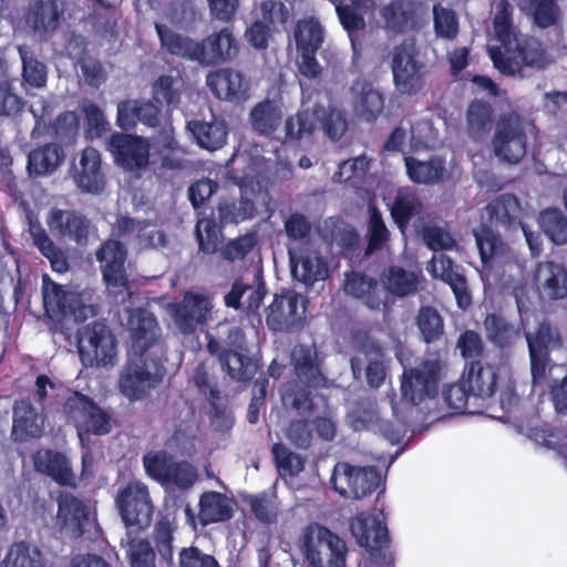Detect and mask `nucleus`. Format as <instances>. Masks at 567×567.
I'll use <instances>...</instances> for the list:
<instances>
[{
    "label": "nucleus",
    "mask_w": 567,
    "mask_h": 567,
    "mask_svg": "<svg viewBox=\"0 0 567 567\" xmlns=\"http://www.w3.org/2000/svg\"><path fill=\"white\" fill-rule=\"evenodd\" d=\"M468 391L480 398H491L496 390L497 373L493 365L473 362L463 373Z\"/></svg>",
    "instance_id": "nucleus-34"
},
{
    "label": "nucleus",
    "mask_w": 567,
    "mask_h": 567,
    "mask_svg": "<svg viewBox=\"0 0 567 567\" xmlns=\"http://www.w3.org/2000/svg\"><path fill=\"white\" fill-rule=\"evenodd\" d=\"M164 369L151 354L132 355L124 369L118 386L130 401L144 399L162 381Z\"/></svg>",
    "instance_id": "nucleus-4"
},
{
    "label": "nucleus",
    "mask_w": 567,
    "mask_h": 567,
    "mask_svg": "<svg viewBox=\"0 0 567 567\" xmlns=\"http://www.w3.org/2000/svg\"><path fill=\"white\" fill-rule=\"evenodd\" d=\"M383 280L389 292L398 297L414 293L419 284L415 272L395 266L388 270Z\"/></svg>",
    "instance_id": "nucleus-51"
},
{
    "label": "nucleus",
    "mask_w": 567,
    "mask_h": 567,
    "mask_svg": "<svg viewBox=\"0 0 567 567\" xmlns=\"http://www.w3.org/2000/svg\"><path fill=\"white\" fill-rule=\"evenodd\" d=\"M34 466L61 485H73L75 476L66 456L50 450H42L34 455Z\"/></svg>",
    "instance_id": "nucleus-31"
},
{
    "label": "nucleus",
    "mask_w": 567,
    "mask_h": 567,
    "mask_svg": "<svg viewBox=\"0 0 567 567\" xmlns=\"http://www.w3.org/2000/svg\"><path fill=\"white\" fill-rule=\"evenodd\" d=\"M196 236L202 251L213 254L216 251L220 238L214 220L203 218L196 225Z\"/></svg>",
    "instance_id": "nucleus-64"
},
{
    "label": "nucleus",
    "mask_w": 567,
    "mask_h": 567,
    "mask_svg": "<svg viewBox=\"0 0 567 567\" xmlns=\"http://www.w3.org/2000/svg\"><path fill=\"white\" fill-rule=\"evenodd\" d=\"M61 14L56 1L40 0L30 4L25 22L34 32L43 35L58 28Z\"/></svg>",
    "instance_id": "nucleus-32"
},
{
    "label": "nucleus",
    "mask_w": 567,
    "mask_h": 567,
    "mask_svg": "<svg viewBox=\"0 0 567 567\" xmlns=\"http://www.w3.org/2000/svg\"><path fill=\"white\" fill-rule=\"evenodd\" d=\"M487 338L494 343L505 347L519 338V329L508 324L503 318L489 315L484 321Z\"/></svg>",
    "instance_id": "nucleus-55"
},
{
    "label": "nucleus",
    "mask_w": 567,
    "mask_h": 567,
    "mask_svg": "<svg viewBox=\"0 0 567 567\" xmlns=\"http://www.w3.org/2000/svg\"><path fill=\"white\" fill-rule=\"evenodd\" d=\"M421 212V203L417 197L409 192H399L395 202L391 206V215L403 231L409 219Z\"/></svg>",
    "instance_id": "nucleus-58"
},
{
    "label": "nucleus",
    "mask_w": 567,
    "mask_h": 567,
    "mask_svg": "<svg viewBox=\"0 0 567 567\" xmlns=\"http://www.w3.org/2000/svg\"><path fill=\"white\" fill-rule=\"evenodd\" d=\"M173 462L172 457L164 452L150 453L143 458L146 473L162 484L167 481Z\"/></svg>",
    "instance_id": "nucleus-62"
},
{
    "label": "nucleus",
    "mask_w": 567,
    "mask_h": 567,
    "mask_svg": "<svg viewBox=\"0 0 567 567\" xmlns=\"http://www.w3.org/2000/svg\"><path fill=\"white\" fill-rule=\"evenodd\" d=\"M519 312L522 308L517 302ZM522 316V323L526 328V320L524 315ZM526 340L529 349L530 364H532V377L533 383L538 384L546 379L547 375V353L558 343V337L554 334L546 323H539L536 331L525 329Z\"/></svg>",
    "instance_id": "nucleus-20"
},
{
    "label": "nucleus",
    "mask_w": 567,
    "mask_h": 567,
    "mask_svg": "<svg viewBox=\"0 0 567 567\" xmlns=\"http://www.w3.org/2000/svg\"><path fill=\"white\" fill-rule=\"evenodd\" d=\"M442 369V363L436 359L424 360L415 367L404 369L401 377L400 399L391 400L393 413L401 417L409 409L434 396Z\"/></svg>",
    "instance_id": "nucleus-1"
},
{
    "label": "nucleus",
    "mask_w": 567,
    "mask_h": 567,
    "mask_svg": "<svg viewBox=\"0 0 567 567\" xmlns=\"http://www.w3.org/2000/svg\"><path fill=\"white\" fill-rule=\"evenodd\" d=\"M331 483L340 495L360 499L370 495L380 485L381 476L372 467L339 463L333 468Z\"/></svg>",
    "instance_id": "nucleus-9"
},
{
    "label": "nucleus",
    "mask_w": 567,
    "mask_h": 567,
    "mask_svg": "<svg viewBox=\"0 0 567 567\" xmlns=\"http://www.w3.org/2000/svg\"><path fill=\"white\" fill-rule=\"evenodd\" d=\"M43 305L48 317L54 322L73 319L82 321L95 315L92 305V292L66 289L53 282L49 276L42 278Z\"/></svg>",
    "instance_id": "nucleus-2"
},
{
    "label": "nucleus",
    "mask_w": 567,
    "mask_h": 567,
    "mask_svg": "<svg viewBox=\"0 0 567 567\" xmlns=\"http://www.w3.org/2000/svg\"><path fill=\"white\" fill-rule=\"evenodd\" d=\"M48 226L54 236L78 244L85 243L91 233V223L84 216L71 210H51L48 216Z\"/></svg>",
    "instance_id": "nucleus-25"
},
{
    "label": "nucleus",
    "mask_w": 567,
    "mask_h": 567,
    "mask_svg": "<svg viewBox=\"0 0 567 567\" xmlns=\"http://www.w3.org/2000/svg\"><path fill=\"white\" fill-rule=\"evenodd\" d=\"M116 505L127 527L143 529L152 520L153 504L145 484L134 481L118 491Z\"/></svg>",
    "instance_id": "nucleus-8"
},
{
    "label": "nucleus",
    "mask_w": 567,
    "mask_h": 567,
    "mask_svg": "<svg viewBox=\"0 0 567 567\" xmlns=\"http://www.w3.org/2000/svg\"><path fill=\"white\" fill-rule=\"evenodd\" d=\"M474 236L484 265L501 260L506 256L508 247L488 227L482 226L474 231Z\"/></svg>",
    "instance_id": "nucleus-48"
},
{
    "label": "nucleus",
    "mask_w": 567,
    "mask_h": 567,
    "mask_svg": "<svg viewBox=\"0 0 567 567\" xmlns=\"http://www.w3.org/2000/svg\"><path fill=\"white\" fill-rule=\"evenodd\" d=\"M0 567H43L41 553L27 543H16L10 547Z\"/></svg>",
    "instance_id": "nucleus-50"
},
{
    "label": "nucleus",
    "mask_w": 567,
    "mask_h": 567,
    "mask_svg": "<svg viewBox=\"0 0 567 567\" xmlns=\"http://www.w3.org/2000/svg\"><path fill=\"white\" fill-rule=\"evenodd\" d=\"M535 281L540 292L549 299L567 297V269L553 261L538 264Z\"/></svg>",
    "instance_id": "nucleus-30"
},
{
    "label": "nucleus",
    "mask_w": 567,
    "mask_h": 567,
    "mask_svg": "<svg viewBox=\"0 0 567 567\" xmlns=\"http://www.w3.org/2000/svg\"><path fill=\"white\" fill-rule=\"evenodd\" d=\"M234 503L217 492L204 493L199 501L198 519L203 525L224 522L231 517Z\"/></svg>",
    "instance_id": "nucleus-39"
},
{
    "label": "nucleus",
    "mask_w": 567,
    "mask_h": 567,
    "mask_svg": "<svg viewBox=\"0 0 567 567\" xmlns=\"http://www.w3.org/2000/svg\"><path fill=\"white\" fill-rule=\"evenodd\" d=\"M90 519L89 507L84 502L70 493H62L58 498L56 526L71 537L83 534Z\"/></svg>",
    "instance_id": "nucleus-23"
},
{
    "label": "nucleus",
    "mask_w": 567,
    "mask_h": 567,
    "mask_svg": "<svg viewBox=\"0 0 567 567\" xmlns=\"http://www.w3.org/2000/svg\"><path fill=\"white\" fill-rule=\"evenodd\" d=\"M343 289L346 293L362 299L371 309L379 308L383 302L382 293L377 288V281L359 272L348 274Z\"/></svg>",
    "instance_id": "nucleus-42"
},
{
    "label": "nucleus",
    "mask_w": 567,
    "mask_h": 567,
    "mask_svg": "<svg viewBox=\"0 0 567 567\" xmlns=\"http://www.w3.org/2000/svg\"><path fill=\"white\" fill-rule=\"evenodd\" d=\"M155 28L162 47L165 50L177 56L199 63L200 42L173 32L161 22H157Z\"/></svg>",
    "instance_id": "nucleus-38"
},
{
    "label": "nucleus",
    "mask_w": 567,
    "mask_h": 567,
    "mask_svg": "<svg viewBox=\"0 0 567 567\" xmlns=\"http://www.w3.org/2000/svg\"><path fill=\"white\" fill-rule=\"evenodd\" d=\"M265 295V285L258 279L252 285L236 281L231 290L226 295L225 302L228 307L245 308L248 311H254L260 307Z\"/></svg>",
    "instance_id": "nucleus-37"
},
{
    "label": "nucleus",
    "mask_w": 567,
    "mask_h": 567,
    "mask_svg": "<svg viewBox=\"0 0 567 567\" xmlns=\"http://www.w3.org/2000/svg\"><path fill=\"white\" fill-rule=\"evenodd\" d=\"M408 137L410 147L413 150L430 147L435 141V134L430 123L422 122L411 127L410 132H406L403 128L395 130L386 143V148L392 151H403L405 147V140Z\"/></svg>",
    "instance_id": "nucleus-36"
},
{
    "label": "nucleus",
    "mask_w": 567,
    "mask_h": 567,
    "mask_svg": "<svg viewBox=\"0 0 567 567\" xmlns=\"http://www.w3.org/2000/svg\"><path fill=\"white\" fill-rule=\"evenodd\" d=\"M493 110L489 104L476 101L466 112V131L473 141L483 140L491 131Z\"/></svg>",
    "instance_id": "nucleus-44"
},
{
    "label": "nucleus",
    "mask_w": 567,
    "mask_h": 567,
    "mask_svg": "<svg viewBox=\"0 0 567 567\" xmlns=\"http://www.w3.org/2000/svg\"><path fill=\"white\" fill-rule=\"evenodd\" d=\"M526 123L517 113L499 116L492 141L494 154L504 162L517 163L526 154Z\"/></svg>",
    "instance_id": "nucleus-6"
},
{
    "label": "nucleus",
    "mask_w": 567,
    "mask_h": 567,
    "mask_svg": "<svg viewBox=\"0 0 567 567\" xmlns=\"http://www.w3.org/2000/svg\"><path fill=\"white\" fill-rule=\"evenodd\" d=\"M265 158H256L249 166V173L244 176L237 177V184L243 190V198L238 204H223L219 206V217L221 223H239L251 218L255 214V204L248 198V192L255 193L254 179L260 175L265 163Z\"/></svg>",
    "instance_id": "nucleus-22"
},
{
    "label": "nucleus",
    "mask_w": 567,
    "mask_h": 567,
    "mask_svg": "<svg viewBox=\"0 0 567 567\" xmlns=\"http://www.w3.org/2000/svg\"><path fill=\"white\" fill-rule=\"evenodd\" d=\"M392 72L395 89L402 94H413L423 86L424 64L417 59L414 43L404 42L392 55Z\"/></svg>",
    "instance_id": "nucleus-10"
},
{
    "label": "nucleus",
    "mask_w": 567,
    "mask_h": 567,
    "mask_svg": "<svg viewBox=\"0 0 567 567\" xmlns=\"http://www.w3.org/2000/svg\"><path fill=\"white\" fill-rule=\"evenodd\" d=\"M22 61L23 83L31 87H42L47 82V66L25 47H19Z\"/></svg>",
    "instance_id": "nucleus-52"
},
{
    "label": "nucleus",
    "mask_w": 567,
    "mask_h": 567,
    "mask_svg": "<svg viewBox=\"0 0 567 567\" xmlns=\"http://www.w3.org/2000/svg\"><path fill=\"white\" fill-rule=\"evenodd\" d=\"M484 212L491 223L513 225L519 221L522 208L514 195L503 194L488 203Z\"/></svg>",
    "instance_id": "nucleus-43"
},
{
    "label": "nucleus",
    "mask_w": 567,
    "mask_h": 567,
    "mask_svg": "<svg viewBox=\"0 0 567 567\" xmlns=\"http://www.w3.org/2000/svg\"><path fill=\"white\" fill-rule=\"evenodd\" d=\"M197 144L208 151L223 147L226 143L228 128L224 120L214 118L210 122L192 121L187 125Z\"/></svg>",
    "instance_id": "nucleus-35"
},
{
    "label": "nucleus",
    "mask_w": 567,
    "mask_h": 567,
    "mask_svg": "<svg viewBox=\"0 0 567 567\" xmlns=\"http://www.w3.org/2000/svg\"><path fill=\"white\" fill-rule=\"evenodd\" d=\"M31 236L33 244L50 260L54 271L62 274L68 270V262L63 252L53 244L43 229L32 227Z\"/></svg>",
    "instance_id": "nucleus-54"
},
{
    "label": "nucleus",
    "mask_w": 567,
    "mask_h": 567,
    "mask_svg": "<svg viewBox=\"0 0 567 567\" xmlns=\"http://www.w3.org/2000/svg\"><path fill=\"white\" fill-rule=\"evenodd\" d=\"M206 84L220 100L241 103L250 97V80L243 72L233 68L210 71L206 76Z\"/></svg>",
    "instance_id": "nucleus-16"
},
{
    "label": "nucleus",
    "mask_w": 567,
    "mask_h": 567,
    "mask_svg": "<svg viewBox=\"0 0 567 567\" xmlns=\"http://www.w3.org/2000/svg\"><path fill=\"white\" fill-rule=\"evenodd\" d=\"M282 104L266 100L256 104L249 114L251 126L260 134H271L281 124Z\"/></svg>",
    "instance_id": "nucleus-41"
},
{
    "label": "nucleus",
    "mask_w": 567,
    "mask_h": 567,
    "mask_svg": "<svg viewBox=\"0 0 567 567\" xmlns=\"http://www.w3.org/2000/svg\"><path fill=\"white\" fill-rule=\"evenodd\" d=\"M80 355L86 365H113L116 361V341L110 328L102 322L86 326L79 339Z\"/></svg>",
    "instance_id": "nucleus-7"
},
{
    "label": "nucleus",
    "mask_w": 567,
    "mask_h": 567,
    "mask_svg": "<svg viewBox=\"0 0 567 567\" xmlns=\"http://www.w3.org/2000/svg\"><path fill=\"white\" fill-rule=\"evenodd\" d=\"M518 6L542 28L551 25L558 17L555 0H518Z\"/></svg>",
    "instance_id": "nucleus-53"
},
{
    "label": "nucleus",
    "mask_w": 567,
    "mask_h": 567,
    "mask_svg": "<svg viewBox=\"0 0 567 567\" xmlns=\"http://www.w3.org/2000/svg\"><path fill=\"white\" fill-rule=\"evenodd\" d=\"M199 64L215 65L237 56L239 45L229 28L212 33L200 42Z\"/></svg>",
    "instance_id": "nucleus-24"
},
{
    "label": "nucleus",
    "mask_w": 567,
    "mask_h": 567,
    "mask_svg": "<svg viewBox=\"0 0 567 567\" xmlns=\"http://www.w3.org/2000/svg\"><path fill=\"white\" fill-rule=\"evenodd\" d=\"M70 176L82 193L102 194L106 178L101 153L94 147H85L73 158Z\"/></svg>",
    "instance_id": "nucleus-14"
},
{
    "label": "nucleus",
    "mask_w": 567,
    "mask_h": 567,
    "mask_svg": "<svg viewBox=\"0 0 567 567\" xmlns=\"http://www.w3.org/2000/svg\"><path fill=\"white\" fill-rule=\"evenodd\" d=\"M290 261L293 277L305 285H312L328 277V264L316 250L306 249L300 255L290 252Z\"/></svg>",
    "instance_id": "nucleus-29"
},
{
    "label": "nucleus",
    "mask_w": 567,
    "mask_h": 567,
    "mask_svg": "<svg viewBox=\"0 0 567 567\" xmlns=\"http://www.w3.org/2000/svg\"><path fill=\"white\" fill-rule=\"evenodd\" d=\"M416 323L426 342L436 340L443 333V320L434 308H422L419 311Z\"/></svg>",
    "instance_id": "nucleus-60"
},
{
    "label": "nucleus",
    "mask_w": 567,
    "mask_h": 567,
    "mask_svg": "<svg viewBox=\"0 0 567 567\" xmlns=\"http://www.w3.org/2000/svg\"><path fill=\"white\" fill-rule=\"evenodd\" d=\"M317 122H321L326 135L332 141L339 140L347 130V121L341 111L317 107L311 115L308 114V110H303L296 116L288 117L285 124L286 134L296 140L309 136L315 131Z\"/></svg>",
    "instance_id": "nucleus-5"
},
{
    "label": "nucleus",
    "mask_w": 567,
    "mask_h": 567,
    "mask_svg": "<svg viewBox=\"0 0 567 567\" xmlns=\"http://www.w3.org/2000/svg\"><path fill=\"white\" fill-rule=\"evenodd\" d=\"M126 249L117 240H107L96 251L103 280L110 291L127 290V275L125 269Z\"/></svg>",
    "instance_id": "nucleus-19"
},
{
    "label": "nucleus",
    "mask_w": 567,
    "mask_h": 567,
    "mask_svg": "<svg viewBox=\"0 0 567 567\" xmlns=\"http://www.w3.org/2000/svg\"><path fill=\"white\" fill-rule=\"evenodd\" d=\"M122 546L125 548L132 567H154V554L146 540L131 538L128 535L126 543L122 542Z\"/></svg>",
    "instance_id": "nucleus-59"
},
{
    "label": "nucleus",
    "mask_w": 567,
    "mask_h": 567,
    "mask_svg": "<svg viewBox=\"0 0 567 567\" xmlns=\"http://www.w3.org/2000/svg\"><path fill=\"white\" fill-rule=\"evenodd\" d=\"M182 82L172 76H161L154 84V100L167 106H176L179 103Z\"/></svg>",
    "instance_id": "nucleus-61"
},
{
    "label": "nucleus",
    "mask_w": 567,
    "mask_h": 567,
    "mask_svg": "<svg viewBox=\"0 0 567 567\" xmlns=\"http://www.w3.org/2000/svg\"><path fill=\"white\" fill-rule=\"evenodd\" d=\"M324 33L321 24L313 18L298 21L295 40L298 51L317 52L323 42Z\"/></svg>",
    "instance_id": "nucleus-49"
},
{
    "label": "nucleus",
    "mask_w": 567,
    "mask_h": 567,
    "mask_svg": "<svg viewBox=\"0 0 567 567\" xmlns=\"http://www.w3.org/2000/svg\"><path fill=\"white\" fill-rule=\"evenodd\" d=\"M109 151L115 164L131 173H138L151 164V143L142 136L115 133L110 140Z\"/></svg>",
    "instance_id": "nucleus-11"
},
{
    "label": "nucleus",
    "mask_w": 567,
    "mask_h": 567,
    "mask_svg": "<svg viewBox=\"0 0 567 567\" xmlns=\"http://www.w3.org/2000/svg\"><path fill=\"white\" fill-rule=\"evenodd\" d=\"M365 363H368L365 368L368 383L372 388H379L385 378V368L381 352L374 350L371 353L361 352L357 354L351 360V367L355 378H359Z\"/></svg>",
    "instance_id": "nucleus-46"
},
{
    "label": "nucleus",
    "mask_w": 567,
    "mask_h": 567,
    "mask_svg": "<svg viewBox=\"0 0 567 567\" xmlns=\"http://www.w3.org/2000/svg\"><path fill=\"white\" fill-rule=\"evenodd\" d=\"M65 410L78 429L82 444L85 434H105L111 430L110 416L81 393L75 392L68 399Z\"/></svg>",
    "instance_id": "nucleus-13"
},
{
    "label": "nucleus",
    "mask_w": 567,
    "mask_h": 567,
    "mask_svg": "<svg viewBox=\"0 0 567 567\" xmlns=\"http://www.w3.org/2000/svg\"><path fill=\"white\" fill-rule=\"evenodd\" d=\"M44 430V416L41 408L33 406L29 401L21 400L13 408L12 435L16 440L25 441L39 437Z\"/></svg>",
    "instance_id": "nucleus-27"
},
{
    "label": "nucleus",
    "mask_w": 567,
    "mask_h": 567,
    "mask_svg": "<svg viewBox=\"0 0 567 567\" xmlns=\"http://www.w3.org/2000/svg\"><path fill=\"white\" fill-rule=\"evenodd\" d=\"M350 101L354 112L367 120L377 117L384 106L383 95L364 78L351 84Z\"/></svg>",
    "instance_id": "nucleus-26"
},
{
    "label": "nucleus",
    "mask_w": 567,
    "mask_h": 567,
    "mask_svg": "<svg viewBox=\"0 0 567 567\" xmlns=\"http://www.w3.org/2000/svg\"><path fill=\"white\" fill-rule=\"evenodd\" d=\"M350 530L357 544L371 556L379 555L389 544L388 529L382 514L360 513L350 522Z\"/></svg>",
    "instance_id": "nucleus-17"
},
{
    "label": "nucleus",
    "mask_w": 567,
    "mask_h": 567,
    "mask_svg": "<svg viewBox=\"0 0 567 567\" xmlns=\"http://www.w3.org/2000/svg\"><path fill=\"white\" fill-rule=\"evenodd\" d=\"M122 323L131 333L133 355L146 354L158 338V326L155 317L141 308L125 309L121 317ZM152 357L154 352L150 353Z\"/></svg>",
    "instance_id": "nucleus-21"
},
{
    "label": "nucleus",
    "mask_w": 567,
    "mask_h": 567,
    "mask_svg": "<svg viewBox=\"0 0 567 567\" xmlns=\"http://www.w3.org/2000/svg\"><path fill=\"white\" fill-rule=\"evenodd\" d=\"M63 157L62 148L59 145L49 144L30 153L28 169L33 175L50 174L58 168Z\"/></svg>",
    "instance_id": "nucleus-47"
},
{
    "label": "nucleus",
    "mask_w": 567,
    "mask_h": 567,
    "mask_svg": "<svg viewBox=\"0 0 567 567\" xmlns=\"http://www.w3.org/2000/svg\"><path fill=\"white\" fill-rule=\"evenodd\" d=\"M512 9L509 4L501 0L497 4V13L494 19V30L498 41L501 42L502 51L506 53L511 52V45L514 43V38H517L512 31L511 24Z\"/></svg>",
    "instance_id": "nucleus-57"
},
{
    "label": "nucleus",
    "mask_w": 567,
    "mask_h": 567,
    "mask_svg": "<svg viewBox=\"0 0 567 567\" xmlns=\"http://www.w3.org/2000/svg\"><path fill=\"white\" fill-rule=\"evenodd\" d=\"M406 173L411 181L419 184L437 183L444 178V163L440 158L417 161L405 157Z\"/></svg>",
    "instance_id": "nucleus-45"
},
{
    "label": "nucleus",
    "mask_w": 567,
    "mask_h": 567,
    "mask_svg": "<svg viewBox=\"0 0 567 567\" xmlns=\"http://www.w3.org/2000/svg\"><path fill=\"white\" fill-rule=\"evenodd\" d=\"M306 298L295 291L275 297L267 310V324L275 331L289 330L305 318Z\"/></svg>",
    "instance_id": "nucleus-18"
},
{
    "label": "nucleus",
    "mask_w": 567,
    "mask_h": 567,
    "mask_svg": "<svg viewBox=\"0 0 567 567\" xmlns=\"http://www.w3.org/2000/svg\"><path fill=\"white\" fill-rule=\"evenodd\" d=\"M489 55L495 68L508 75L520 73L523 65L543 68L547 63L543 49L536 40H528L520 44L518 39L514 38L509 53L491 48Z\"/></svg>",
    "instance_id": "nucleus-12"
},
{
    "label": "nucleus",
    "mask_w": 567,
    "mask_h": 567,
    "mask_svg": "<svg viewBox=\"0 0 567 567\" xmlns=\"http://www.w3.org/2000/svg\"><path fill=\"white\" fill-rule=\"evenodd\" d=\"M339 20L348 32L352 45L359 40L365 29V21L358 12L364 13L374 9V0H338L334 1Z\"/></svg>",
    "instance_id": "nucleus-28"
},
{
    "label": "nucleus",
    "mask_w": 567,
    "mask_h": 567,
    "mask_svg": "<svg viewBox=\"0 0 567 567\" xmlns=\"http://www.w3.org/2000/svg\"><path fill=\"white\" fill-rule=\"evenodd\" d=\"M301 542L310 567H347L348 546L330 529L311 524L305 529Z\"/></svg>",
    "instance_id": "nucleus-3"
},
{
    "label": "nucleus",
    "mask_w": 567,
    "mask_h": 567,
    "mask_svg": "<svg viewBox=\"0 0 567 567\" xmlns=\"http://www.w3.org/2000/svg\"><path fill=\"white\" fill-rule=\"evenodd\" d=\"M421 12V7L411 0H395L383 7L380 14L384 21V28L394 32H403L413 28L415 17Z\"/></svg>",
    "instance_id": "nucleus-33"
},
{
    "label": "nucleus",
    "mask_w": 567,
    "mask_h": 567,
    "mask_svg": "<svg viewBox=\"0 0 567 567\" xmlns=\"http://www.w3.org/2000/svg\"><path fill=\"white\" fill-rule=\"evenodd\" d=\"M117 230L122 235L135 236L142 248H157L165 245V235L156 226L148 223H140L128 217H122L117 221Z\"/></svg>",
    "instance_id": "nucleus-40"
},
{
    "label": "nucleus",
    "mask_w": 567,
    "mask_h": 567,
    "mask_svg": "<svg viewBox=\"0 0 567 567\" xmlns=\"http://www.w3.org/2000/svg\"><path fill=\"white\" fill-rule=\"evenodd\" d=\"M434 29L436 35L445 39H452L458 31V21L453 10L435 6L433 9Z\"/></svg>",
    "instance_id": "nucleus-63"
},
{
    "label": "nucleus",
    "mask_w": 567,
    "mask_h": 567,
    "mask_svg": "<svg viewBox=\"0 0 567 567\" xmlns=\"http://www.w3.org/2000/svg\"><path fill=\"white\" fill-rule=\"evenodd\" d=\"M540 226L556 245L567 241V218L558 209H546L540 214Z\"/></svg>",
    "instance_id": "nucleus-56"
},
{
    "label": "nucleus",
    "mask_w": 567,
    "mask_h": 567,
    "mask_svg": "<svg viewBox=\"0 0 567 567\" xmlns=\"http://www.w3.org/2000/svg\"><path fill=\"white\" fill-rule=\"evenodd\" d=\"M213 303L208 296L187 292L179 303L169 306L175 327L182 333H193L212 317Z\"/></svg>",
    "instance_id": "nucleus-15"
}]
</instances>
